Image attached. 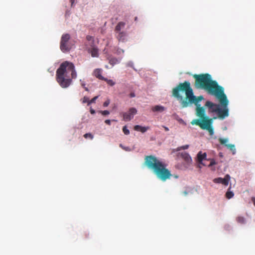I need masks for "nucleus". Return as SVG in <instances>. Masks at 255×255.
<instances>
[{"mask_svg": "<svg viewBox=\"0 0 255 255\" xmlns=\"http://www.w3.org/2000/svg\"><path fill=\"white\" fill-rule=\"evenodd\" d=\"M172 96L176 98L180 102L182 108L188 107L190 104L196 105V115L201 119L207 117L205 116V109L204 107H201L199 102L204 98L202 96L196 97L194 95L193 90L191 87L190 83L185 81L179 83L172 89Z\"/></svg>", "mask_w": 255, "mask_h": 255, "instance_id": "1", "label": "nucleus"}, {"mask_svg": "<svg viewBox=\"0 0 255 255\" xmlns=\"http://www.w3.org/2000/svg\"><path fill=\"white\" fill-rule=\"evenodd\" d=\"M194 87L197 89H202L207 93L214 96H221L224 89L220 86L217 82L212 79L211 76L208 73L194 74Z\"/></svg>", "mask_w": 255, "mask_h": 255, "instance_id": "2", "label": "nucleus"}, {"mask_svg": "<svg viewBox=\"0 0 255 255\" xmlns=\"http://www.w3.org/2000/svg\"><path fill=\"white\" fill-rule=\"evenodd\" d=\"M77 77L74 64L67 61L62 63L56 72V81L63 88L68 87L72 83V79Z\"/></svg>", "mask_w": 255, "mask_h": 255, "instance_id": "3", "label": "nucleus"}, {"mask_svg": "<svg viewBox=\"0 0 255 255\" xmlns=\"http://www.w3.org/2000/svg\"><path fill=\"white\" fill-rule=\"evenodd\" d=\"M144 163L157 177L163 181L169 179L172 176L170 171L165 167V165L153 155L146 156Z\"/></svg>", "mask_w": 255, "mask_h": 255, "instance_id": "4", "label": "nucleus"}, {"mask_svg": "<svg viewBox=\"0 0 255 255\" xmlns=\"http://www.w3.org/2000/svg\"><path fill=\"white\" fill-rule=\"evenodd\" d=\"M223 94L221 96H215L219 101L220 105H219L218 110H217L216 113L217 114V118L220 120H224L226 117L229 116V109L228 108V105L229 104V101L227 99V97L224 93V91H223Z\"/></svg>", "mask_w": 255, "mask_h": 255, "instance_id": "5", "label": "nucleus"}, {"mask_svg": "<svg viewBox=\"0 0 255 255\" xmlns=\"http://www.w3.org/2000/svg\"><path fill=\"white\" fill-rule=\"evenodd\" d=\"M216 119H217L216 117L213 118L206 117L202 119H195L191 122V124L199 126L202 129L208 131L210 135H212L214 133L212 124L213 120Z\"/></svg>", "mask_w": 255, "mask_h": 255, "instance_id": "6", "label": "nucleus"}, {"mask_svg": "<svg viewBox=\"0 0 255 255\" xmlns=\"http://www.w3.org/2000/svg\"><path fill=\"white\" fill-rule=\"evenodd\" d=\"M70 38V36L67 33L64 34L62 36L60 42V49L63 52L69 51L71 48V46L69 42Z\"/></svg>", "mask_w": 255, "mask_h": 255, "instance_id": "7", "label": "nucleus"}, {"mask_svg": "<svg viewBox=\"0 0 255 255\" xmlns=\"http://www.w3.org/2000/svg\"><path fill=\"white\" fill-rule=\"evenodd\" d=\"M137 113V110L134 108H130L128 112L123 114V120L125 121H129L133 118L134 115Z\"/></svg>", "mask_w": 255, "mask_h": 255, "instance_id": "8", "label": "nucleus"}, {"mask_svg": "<svg viewBox=\"0 0 255 255\" xmlns=\"http://www.w3.org/2000/svg\"><path fill=\"white\" fill-rule=\"evenodd\" d=\"M219 104H215L211 101H207L205 104V107L208 108V112L209 113H216L217 110H218V107Z\"/></svg>", "mask_w": 255, "mask_h": 255, "instance_id": "9", "label": "nucleus"}, {"mask_svg": "<svg viewBox=\"0 0 255 255\" xmlns=\"http://www.w3.org/2000/svg\"><path fill=\"white\" fill-rule=\"evenodd\" d=\"M230 180V176L229 174H227L225 175L224 178L221 177L215 178L213 180V182L215 183H221L225 186H227L228 185Z\"/></svg>", "mask_w": 255, "mask_h": 255, "instance_id": "10", "label": "nucleus"}, {"mask_svg": "<svg viewBox=\"0 0 255 255\" xmlns=\"http://www.w3.org/2000/svg\"><path fill=\"white\" fill-rule=\"evenodd\" d=\"M207 154L205 152L202 153V151H199L197 154V161L199 164H202L204 166H206L207 164L203 162V161L207 160Z\"/></svg>", "mask_w": 255, "mask_h": 255, "instance_id": "11", "label": "nucleus"}, {"mask_svg": "<svg viewBox=\"0 0 255 255\" xmlns=\"http://www.w3.org/2000/svg\"><path fill=\"white\" fill-rule=\"evenodd\" d=\"M102 70L101 69L97 68L94 70L93 72V75L97 78L103 80V79H105V78L102 75Z\"/></svg>", "mask_w": 255, "mask_h": 255, "instance_id": "12", "label": "nucleus"}, {"mask_svg": "<svg viewBox=\"0 0 255 255\" xmlns=\"http://www.w3.org/2000/svg\"><path fill=\"white\" fill-rule=\"evenodd\" d=\"M181 157L185 160V161L188 163L190 164L191 163L192 160L190 156V155L186 152H182L181 154Z\"/></svg>", "mask_w": 255, "mask_h": 255, "instance_id": "13", "label": "nucleus"}, {"mask_svg": "<svg viewBox=\"0 0 255 255\" xmlns=\"http://www.w3.org/2000/svg\"><path fill=\"white\" fill-rule=\"evenodd\" d=\"M153 112L162 113L165 110V108L162 106L156 105L151 108Z\"/></svg>", "mask_w": 255, "mask_h": 255, "instance_id": "14", "label": "nucleus"}, {"mask_svg": "<svg viewBox=\"0 0 255 255\" xmlns=\"http://www.w3.org/2000/svg\"><path fill=\"white\" fill-rule=\"evenodd\" d=\"M149 129L148 127H142L139 125H136L134 127V129L136 131H140L142 133H144Z\"/></svg>", "mask_w": 255, "mask_h": 255, "instance_id": "15", "label": "nucleus"}, {"mask_svg": "<svg viewBox=\"0 0 255 255\" xmlns=\"http://www.w3.org/2000/svg\"><path fill=\"white\" fill-rule=\"evenodd\" d=\"M117 38L119 41H124L127 36V33L125 32H119L117 33Z\"/></svg>", "mask_w": 255, "mask_h": 255, "instance_id": "16", "label": "nucleus"}, {"mask_svg": "<svg viewBox=\"0 0 255 255\" xmlns=\"http://www.w3.org/2000/svg\"><path fill=\"white\" fill-rule=\"evenodd\" d=\"M125 25V23L124 22H120L115 27V31L117 33L121 32V30Z\"/></svg>", "mask_w": 255, "mask_h": 255, "instance_id": "17", "label": "nucleus"}, {"mask_svg": "<svg viewBox=\"0 0 255 255\" xmlns=\"http://www.w3.org/2000/svg\"><path fill=\"white\" fill-rule=\"evenodd\" d=\"M90 52L92 57H98L99 56V50L97 48L93 47L91 48Z\"/></svg>", "mask_w": 255, "mask_h": 255, "instance_id": "18", "label": "nucleus"}, {"mask_svg": "<svg viewBox=\"0 0 255 255\" xmlns=\"http://www.w3.org/2000/svg\"><path fill=\"white\" fill-rule=\"evenodd\" d=\"M237 222L240 224H244L246 223V219L243 216H238L236 218Z\"/></svg>", "mask_w": 255, "mask_h": 255, "instance_id": "19", "label": "nucleus"}, {"mask_svg": "<svg viewBox=\"0 0 255 255\" xmlns=\"http://www.w3.org/2000/svg\"><path fill=\"white\" fill-rule=\"evenodd\" d=\"M226 146L233 152V154H234L236 153V148L235 145L232 144H226Z\"/></svg>", "mask_w": 255, "mask_h": 255, "instance_id": "20", "label": "nucleus"}, {"mask_svg": "<svg viewBox=\"0 0 255 255\" xmlns=\"http://www.w3.org/2000/svg\"><path fill=\"white\" fill-rule=\"evenodd\" d=\"M230 188L228 189V191L226 193V197L228 199H231L234 196V193L232 191L229 190Z\"/></svg>", "mask_w": 255, "mask_h": 255, "instance_id": "21", "label": "nucleus"}, {"mask_svg": "<svg viewBox=\"0 0 255 255\" xmlns=\"http://www.w3.org/2000/svg\"><path fill=\"white\" fill-rule=\"evenodd\" d=\"M119 62L118 60L116 58H113L110 59L109 63L112 65H114Z\"/></svg>", "mask_w": 255, "mask_h": 255, "instance_id": "22", "label": "nucleus"}, {"mask_svg": "<svg viewBox=\"0 0 255 255\" xmlns=\"http://www.w3.org/2000/svg\"><path fill=\"white\" fill-rule=\"evenodd\" d=\"M103 80L106 81L107 84L111 86H113L115 84V82L112 80L108 79L107 78H105V79H103Z\"/></svg>", "mask_w": 255, "mask_h": 255, "instance_id": "23", "label": "nucleus"}, {"mask_svg": "<svg viewBox=\"0 0 255 255\" xmlns=\"http://www.w3.org/2000/svg\"><path fill=\"white\" fill-rule=\"evenodd\" d=\"M219 141L221 144L225 145L226 146V143L228 141L227 138H219Z\"/></svg>", "mask_w": 255, "mask_h": 255, "instance_id": "24", "label": "nucleus"}, {"mask_svg": "<svg viewBox=\"0 0 255 255\" xmlns=\"http://www.w3.org/2000/svg\"><path fill=\"white\" fill-rule=\"evenodd\" d=\"M82 103H87L88 105H89V102L90 101L88 97L85 96L84 98L81 100Z\"/></svg>", "mask_w": 255, "mask_h": 255, "instance_id": "25", "label": "nucleus"}, {"mask_svg": "<svg viewBox=\"0 0 255 255\" xmlns=\"http://www.w3.org/2000/svg\"><path fill=\"white\" fill-rule=\"evenodd\" d=\"M84 137L85 138H89L91 139H92L94 137L93 135L90 133H87L84 135Z\"/></svg>", "mask_w": 255, "mask_h": 255, "instance_id": "26", "label": "nucleus"}, {"mask_svg": "<svg viewBox=\"0 0 255 255\" xmlns=\"http://www.w3.org/2000/svg\"><path fill=\"white\" fill-rule=\"evenodd\" d=\"M188 147H189V145H183L182 146H180L177 148V151H179L182 149H184V150L186 149H188Z\"/></svg>", "mask_w": 255, "mask_h": 255, "instance_id": "27", "label": "nucleus"}, {"mask_svg": "<svg viewBox=\"0 0 255 255\" xmlns=\"http://www.w3.org/2000/svg\"><path fill=\"white\" fill-rule=\"evenodd\" d=\"M123 131L124 133L126 135H128L129 134V130L127 128L126 126L123 127Z\"/></svg>", "mask_w": 255, "mask_h": 255, "instance_id": "28", "label": "nucleus"}, {"mask_svg": "<svg viewBox=\"0 0 255 255\" xmlns=\"http://www.w3.org/2000/svg\"><path fill=\"white\" fill-rule=\"evenodd\" d=\"M207 160L210 161V164L208 165V166H212L216 164V162L214 159H207Z\"/></svg>", "mask_w": 255, "mask_h": 255, "instance_id": "29", "label": "nucleus"}, {"mask_svg": "<svg viewBox=\"0 0 255 255\" xmlns=\"http://www.w3.org/2000/svg\"><path fill=\"white\" fill-rule=\"evenodd\" d=\"M120 146L126 151H130V148L129 147H126L123 145L122 144H120Z\"/></svg>", "mask_w": 255, "mask_h": 255, "instance_id": "30", "label": "nucleus"}, {"mask_svg": "<svg viewBox=\"0 0 255 255\" xmlns=\"http://www.w3.org/2000/svg\"><path fill=\"white\" fill-rule=\"evenodd\" d=\"M98 96H95L93 99H92L91 100H90L89 102V105L92 103H95L96 100L98 99Z\"/></svg>", "mask_w": 255, "mask_h": 255, "instance_id": "31", "label": "nucleus"}, {"mask_svg": "<svg viewBox=\"0 0 255 255\" xmlns=\"http://www.w3.org/2000/svg\"><path fill=\"white\" fill-rule=\"evenodd\" d=\"M103 115H108L110 114L109 111L107 110L103 111H100V112Z\"/></svg>", "mask_w": 255, "mask_h": 255, "instance_id": "32", "label": "nucleus"}, {"mask_svg": "<svg viewBox=\"0 0 255 255\" xmlns=\"http://www.w3.org/2000/svg\"><path fill=\"white\" fill-rule=\"evenodd\" d=\"M110 100H107L104 103L103 106L105 107L108 106L110 104Z\"/></svg>", "mask_w": 255, "mask_h": 255, "instance_id": "33", "label": "nucleus"}, {"mask_svg": "<svg viewBox=\"0 0 255 255\" xmlns=\"http://www.w3.org/2000/svg\"><path fill=\"white\" fill-rule=\"evenodd\" d=\"M129 96L130 98H133L135 96V95L134 92H131L129 94Z\"/></svg>", "mask_w": 255, "mask_h": 255, "instance_id": "34", "label": "nucleus"}, {"mask_svg": "<svg viewBox=\"0 0 255 255\" xmlns=\"http://www.w3.org/2000/svg\"><path fill=\"white\" fill-rule=\"evenodd\" d=\"M105 123L108 125H111V120H106L105 121Z\"/></svg>", "mask_w": 255, "mask_h": 255, "instance_id": "35", "label": "nucleus"}, {"mask_svg": "<svg viewBox=\"0 0 255 255\" xmlns=\"http://www.w3.org/2000/svg\"><path fill=\"white\" fill-rule=\"evenodd\" d=\"M90 111V113H91V114H94L95 113V111L94 109H92V108H91Z\"/></svg>", "mask_w": 255, "mask_h": 255, "instance_id": "36", "label": "nucleus"}, {"mask_svg": "<svg viewBox=\"0 0 255 255\" xmlns=\"http://www.w3.org/2000/svg\"><path fill=\"white\" fill-rule=\"evenodd\" d=\"M117 52L118 53H123L124 52V51L122 49H119L117 51Z\"/></svg>", "mask_w": 255, "mask_h": 255, "instance_id": "37", "label": "nucleus"}, {"mask_svg": "<svg viewBox=\"0 0 255 255\" xmlns=\"http://www.w3.org/2000/svg\"><path fill=\"white\" fill-rule=\"evenodd\" d=\"M252 200L253 202L254 205L255 206V197H253Z\"/></svg>", "mask_w": 255, "mask_h": 255, "instance_id": "38", "label": "nucleus"}, {"mask_svg": "<svg viewBox=\"0 0 255 255\" xmlns=\"http://www.w3.org/2000/svg\"><path fill=\"white\" fill-rule=\"evenodd\" d=\"M91 38H92V37H91V36H87L86 37V38H87V39L88 40H90V39H91Z\"/></svg>", "mask_w": 255, "mask_h": 255, "instance_id": "39", "label": "nucleus"}, {"mask_svg": "<svg viewBox=\"0 0 255 255\" xmlns=\"http://www.w3.org/2000/svg\"><path fill=\"white\" fill-rule=\"evenodd\" d=\"M75 0H70V2L71 3V6H73Z\"/></svg>", "mask_w": 255, "mask_h": 255, "instance_id": "40", "label": "nucleus"}, {"mask_svg": "<svg viewBox=\"0 0 255 255\" xmlns=\"http://www.w3.org/2000/svg\"><path fill=\"white\" fill-rule=\"evenodd\" d=\"M163 128L166 131L169 130V128L167 127L163 126Z\"/></svg>", "mask_w": 255, "mask_h": 255, "instance_id": "41", "label": "nucleus"}, {"mask_svg": "<svg viewBox=\"0 0 255 255\" xmlns=\"http://www.w3.org/2000/svg\"><path fill=\"white\" fill-rule=\"evenodd\" d=\"M81 85H82V86L83 88L86 87V86H85V85H85V83H81Z\"/></svg>", "mask_w": 255, "mask_h": 255, "instance_id": "42", "label": "nucleus"}, {"mask_svg": "<svg viewBox=\"0 0 255 255\" xmlns=\"http://www.w3.org/2000/svg\"><path fill=\"white\" fill-rule=\"evenodd\" d=\"M84 88L85 89V91H89V89L87 87H84Z\"/></svg>", "mask_w": 255, "mask_h": 255, "instance_id": "43", "label": "nucleus"}, {"mask_svg": "<svg viewBox=\"0 0 255 255\" xmlns=\"http://www.w3.org/2000/svg\"><path fill=\"white\" fill-rule=\"evenodd\" d=\"M174 177L175 178H178V175H174Z\"/></svg>", "mask_w": 255, "mask_h": 255, "instance_id": "44", "label": "nucleus"}, {"mask_svg": "<svg viewBox=\"0 0 255 255\" xmlns=\"http://www.w3.org/2000/svg\"><path fill=\"white\" fill-rule=\"evenodd\" d=\"M137 17H135L134 18V20H135V21H136V20H137Z\"/></svg>", "mask_w": 255, "mask_h": 255, "instance_id": "45", "label": "nucleus"}]
</instances>
